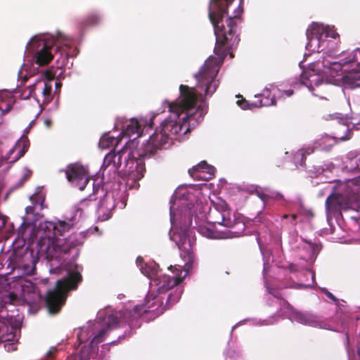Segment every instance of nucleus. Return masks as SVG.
<instances>
[{
  "label": "nucleus",
  "instance_id": "4468645a",
  "mask_svg": "<svg viewBox=\"0 0 360 360\" xmlns=\"http://www.w3.org/2000/svg\"><path fill=\"white\" fill-rule=\"evenodd\" d=\"M115 208L113 198L108 195L101 199L98 205V219L101 221L108 220L112 217V212Z\"/></svg>",
  "mask_w": 360,
  "mask_h": 360
},
{
  "label": "nucleus",
  "instance_id": "5fc2aeb1",
  "mask_svg": "<svg viewBox=\"0 0 360 360\" xmlns=\"http://www.w3.org/2000/svg\"><path fill=\"white\" fill-rule=\"evenodd\" d=\"M289 217H290V215H288V214H283L282 216V219H289Z\"/></svg>",
  "mask_w": 360,
  "mask_h": 360
},
{
  "label": "nucleus",
  "instance_id": "423d86ee",
  "mask_svg": "<svg viewBox=\"0 0 360 360\" xmlns=\"http://www.w3.org/2000/svg\"><path fill=\"white\" fill-rule=\"evenodd\" d=\"M357 53L360 54L359 49L355 50L347 58L341 59L339 63L332 64V68L335 70H342L348 65L356 64L355 68L345 69L344 71L347 72L342 77L343 82L352 87H360V63L358 61Z\"/></svg>",
  "mask_w": 360,
  "mask_h": 360
},
{
  "label": "nucleus",
  "instance_id": "9b49d317",
  "mask_svg": "<svg viewBox=\"0 0 360 360\" xmlns=\"http://www.w3.org/2000/svg\"><path fill=\"white\" fill-rule=\"evenodd\" d=\"M76 246V241L70 237L65 239H56L52 242L51 246H47L46 250L51 259H60L65 262L68 259L66 255L72 250H75Z\"/></svg>",
  "mask_w": 360,
  "mask_h": 360
},
{
  "label": "nucleus",
  "instance_id": "20e7f679",
  "mask_svg": "<svg viewBox=\"0 0 360 360\" xmlns=\"http://www.w3.org/2000/svg\"><path fill=\"white\" fill-rule=\"evenodd\" d=\"M169 139L168 135L160 129H156L147 143L136 152L137 158L134 157V152L129 153L124 157L125 172L133 179L143 178L146 171L144 160L153 157L158 149L168 143Z\"/></svg>",
  "mask_w": 360,
  "mask_h": 360
},
{
  "label": "nucleus",
  "instance_id": "c9c22d12",
  "mask_svg": "<svg viewBox=\"0 0 360 360\" xmlns=\"http://www.w3.org/2000/svg\"><path fill=\"white\" fill-rule=\"evenodd\" d=\"M238 105L243 110L249 109L250 104L244 99L238 100L237 101Z\"/></svg>",
  "mask_w": 360,
  "mask_h": 360
},
{
  "label": "nucleus",
  "instance_id": "a19ab883",
  "mask_svg": "<svg viewBox=\"0 0 360 360\" xmlns=\"http://www.w3.org/2000/svg\"><path fill=\"white\" fill-rule=\"evenodd\" d=\"M297 218V215L296 214H292L291 215H290V223L292 225V226H295L297 222H296V219Z\"/></svg>",
  "mask_w": 360,
  "mask_h": 360
},
{
  "label": "nucleus",
  "instance_id": "f704fd0d",
  "mask_svg": "<svg viewBox=\"0 0 360 360\" xmlns=\"http://www.w3.org/2000/svg\"><path fill=\"white\" fill-rule=\"evenodd\" d=\"M57 352L58 349L56 347H51L46 354V358L47 359H53L55 357Z\"/></svg>",
  "mask_w": 360,
  "mask_h": 360
},
{
  "label": "nucleus",
  "instance_id": "a18cd8bd",
  "mask_svg": "<svg viewBox=\"0 0 360 360\" xmlns=\"http://www.w3.org/2000/svg\"><path fill=\"white\" fill-rule=\"evenodd\" d=\"M325 36L326 37L330 36L332 38L335 39L337 37H339V34L337 32H333L331 34L325 33Z\"/></svg>",
  "mask_w": 360,
  "mask_h": 360
},
{
  "label": "nucleus",
  "instance_id": "de8ad7c7",
  "mask_svg": "<svg viewBox=\"0 0 360 360\" xmlns=\"http://www.w3.org/2000/svg\"><path fill=\"white\" fill-rule=\"evenodd\" d=\"M46 77L49 79H52L53 78V75L51 72L46 71Z\"/></svg>",
  "mask_w": 360,
  "mask_h": 360
},
{
  "label": "nucleus",
  "instance_id": "473e14b6",
  "mask_svg": "<svg viewBox=\"0 0 360 360\" xmlns=\"http://www.w3.org/2000/svg\"><path fill=\"white\" fill-rule=\"evenodd\" d=\"M18 300V295L14 292H10L4 297V302L15 304Z\"/></svg>",
  "mask_w": 360,
  "mask_h": 360
},
{
  "label": "nucleus",
  "instance_id": "6ab92c4d",
  "mask_svg": "<svg viewBox=\"0 0 360 360\" xmlns=\"http://www.w3.org/2000/svg\"><path fill=\"white\" fill-rule=\"evenodd\" d=\"M343 197L338 194L330 195L326 200V207L328 212L333 213L339 211L342 207Z\"/></svg>",
  "mask_w": 360,
  "mask_h": 360
},
{
  "label": "nucleus",
  "instance_id": "052dcab7",
  "mask_svg": "<svg viewBox=\"0 0 360 360\" xmlns=\"http://www.w3.org/2000/svg\"><path fill=\"white\" fill-rule=\"evenodd\" d=\"M230 56L231 58H233V54L232 53H230Z\"/></svg>",
  "mask_w": 360,
  "mask_h": 360
},
{
  "label": "nucleus",
  "instance_id": "3c124183",
  "mask_svg": "<svg viewBox=\"0 0 360 360\" xmlns=\"http://www.w3.org/2000/svg\"><path fill=\"white\" fill-rule=\"evenodd\" d=\"M11 110V105H8L6 107V108L5 110H3L5 112V114L8 113V112H10Z\"/></svg>",
  "mask_w": 360,
  "mask_h": 360
},
{
  "label": "nucleus",
  "instance_id": "49530a36",
  "mask_svg": "<svg viewBox=\"0 0 360 360\" xmlns=\"http://www.w3.org/2000/svg\"><path fill=\"white\" fill-rule=\"evenodd\" d=\"M6 281V279L5 276L0 274V286H2L3 285H4Z\"/></svg>",
  "mask_w": 360,
  "mask_h": 360
},
{
  "label": "nucleus",
  "instance_id": "13d9d810",
  "mask_svg": "<svg viewBox=\"0 0 360 360\" xmlns=\"http://www.w3.org/2000/svg\"><path fill=\"white\" fill-rule=\"evenodd\" d=\"M60 85H61V84L60 82H56V87L60 86Z\"/></svg>",
  "mask_w": 360,
  "mask_h": 360
},
{
  "label": "nucleus",
  "instance_id": "ea45409f",
  "mask_svg": "<svg viewBox=\"0 0 360 360\" xmlns=\"http://www.w3.org/2000/svg\"><path fill=\"white\" fill-rule=\"evenodd\" d=\"M7 217L0 214V230L6 226Z\"/></svg>",
  "mask_w": 360,
  "mask_h": 360
},
{
  "label": "nucleus",
  "instance_id": "cd10ccee",
  "mask_svg": "<svg viewBox=\"0 0 360 360\" xmlns=\"http://www.w3.org/2000/svg\"><path fill=\"white\" fill-rule=\"evenodd\" d=\"M120 321L116 315L110 314L108 316L106 325L108 329L117 328L119 325Z\"/></svg>",
  "mask_w": 360,
  "mask_h": 360
},
{
  "label": "nucleus",
  "instance_id": "bf43d9fd",
  "mask_svg": "<svg viewBox=\"0 0 360 360\" xmlns=\"http://www.w3.org/2000/svg\"><path fill=\"white\" fill-rule=\"evenodd\" d=\"M78 255H79L78 252H77V251H76V252H75V257H77V256H78Z\"/></svg>",
  "mask_w": 360,
  "mask_h": 360
},
{
  "label": "nucleus",
  "instance_id": "f03ea898",
  "mask_svg": "<svg viewBox=\"0 0 360 360\" xmlns=\"http://www.w3.org/2000/svg\"><path fill=\"white\" fill-rule=\"evenodd\" d=\"M169 269L174 274V276L161 275L158 276V270L155 264H146L142 268V272L149 278L152 279L157 286V295H148L146 309L141 305L134 307V314L140 316L143 313L157 311V313L162 314L163 311L169 309L173 305L178 302L181 297L183 290L178 285L180 284L187 276L190 269L180 265L170 266Z\"/></svg>",
  "mask_w": 360,
  "mask_h": 360
},
{
  "label": "nucleus",
  "instance_id": "79ce46f5",
  "mask_svg": "<svg viewBox=\"0 0 360 360\" xmlns=\"http://www.w3.org/2000/svg\"><path fill=\"white\" fill-rule=\"evenodd\" d=\"M294 94V91L292 89H288L283 91L282 93V96L285 95L286 96L289 97L291 96Z\"/></svg>",
  "mask_w": 360,
  "mask_h": 360
},
{
  "label": "nucleus",
  "instance_id": "aec40b11",
  "mask_svg": "<svg viewBox=\"0 0 360 360\" xmlns=\"http://www.w3.org/2000/svg\"><path fill=\"white\" fill-rule=\"evenodd\" d=\"M258 98V101H255L251 105L256 108L275 105L276 101L274 96L271 97V92L269 90L264 91Z\"/></svg>",
  "mask_w": 360,
  "mask_h": 360
},
{
  "label": "nucleus",
  "instance_id": "a878e982",
  "mask_svg": "<svg viewBox=\"0 0 360 360\" xmlns=\"http://www.w3.org/2000/svg\"><path fill=\"white\" fill-rule=\"evenodd\" d=\"M116 142L114 137L110 136L108 134H104L100 139L99 146L102 148H108Z\"/></svg>",
  "mask_w": 360,
  "mask_h": 360
},
{
  "label": "nucleus",
  "instance_id": "f8f14e48",
  "mask_svg": "<svg viewBox=\"0 0 360 360\" xmlns=\"http://www.w3.org/2000/svg\"><path fill=\"white\" fill-rule=\"evenodd\" d=\"M127 149L122 148L121 150L115 152L114 150L108 153L104 158L101 170L104 175V172L108 169V172L116 173L122 163L123 156L127 153Z\"/></svg>",
  "mask_w": 360,
  "mask_h": 360
},
{
  "label": "nucleus",
  "instance_id": "393cba45",
  "mask_svg": "<svg viewBox=\"0 0 360 360\" xmlns=\"http://www.w3.org/2000/svg\"><path fill=\"white\" fill-rule=\"evenodd\" d=\"M30 199L33 205H35V207L39 206L40 210L43 209V204L45 200V196L43 194L39 193H34L30 196Z\"/></svg>",
  "mask_w": 360,
  "mask_h": 360
},
{
  "label": "nucleus",
  "instance_id": "37998d69",
  "mask_svg": "<svg viewBox=\"0 0 360 360\" xmlns=\"http://www.w3.org/2000/svg\"><path fill=\"white\" fill-rule=\"evenodd\" d=\"M280 304L283 305L288 309H290L291 308L290 304L287 301H285L284 300H280Z\"/></svg>",
  "mask_w": 360,
  "mask_h": 360
},
{
  "label": "nucleus",
  "instance_id": "09e8293b",
  "mask_svg": "<svg viewBox=\"0 0 360 360\" xmlns=\"http://www.w3.org/2000/svg\"><path fill=\"white\" fill-rule=\"evenodd\" d=\"M5 115V112L3 110V109L0 107V124H1L2 122V117L3 115Z\"/></svg>",
  "mask_w": 360,
  "mask_h": 360
},
{
  "label": "nucleus",
  "instance_id": "680f3d73",
  "mask_svg": "<svg viewBox=\"0 0 360 360\" xmlns=\"http://www.w3.org/2000/svg\"><path fill=\"white\" fill-rule=\"evenodd\" d=\"M304 241H305V243L310 244V243L309 241H307V240H304Z\"/></svg>",
  "mask_w": 360,
  "mask_h": 360
},
{
  "label": "nucleus",
  "instance_id": "b1692460",
  "mask_svg": "<svg viewBox=\"0 0 360 360\" xmlns=\"http://www.w3.org/2000/svg\"><path fill=\"white\" fill-rule=\"evenodd\" d=\"M309 81L310 82V86L309 87V89L311 91L312 94L316 96H319L322 99H327V98L325 95L319 94L318 93L315 92L316 89L312 86V83L314 82L317 87H319L320 86H321L323 84L325 87H327L328 84L326 83H324L323 79H314L313 76H310Z\"/></svg>",
  "mask_w": 360,
  "mask_h": 360
},
{
  "label": "nucleus",
  "instance_id": "39448f33",
  "mask_svg": "<svg viewBox=\"0 0 360 360\" xmlns=\"http://www.w3.org/2000/svg\"><path fill=\"white\" fill-rule=\"evenodd\" d=\"M68 276L56 282L53 289L47 292L44 299L46 307L50 314H57L65 304L67 294L69 290H76L78 284L82 282V276L77 271L78 264H75L74 268L70 263L65 264Z\"/></svg>",
  "mask_w": 360,
  "mask_h": 360
},
{
  "label": "nucleus",
  "instance_id": "4c0bfd02",
  "mask_svg": "<svg viewBox=\"0 0 360 360\" xmlns=\"http://www.w3.org/2000/svg\"><path fill=\"white\" fill-rule=\"evenodd\" d=\"M37 207H35V205H30V206H27L26 208H25V212H26V214L27 215H30V214H32V215H34V212H35V210H36Z\"/></svg>",
  "mask_w": 360,
  "mask_h": 360
},
{
  "label": "nucleus",
  "instance_id": "5701e85b",
  "mask_svg": "<svg viewBox=\"0 0 360 360\" xmlns=\"http://www.w3.org/2000/svg\"><path fill=\"white\" fill-rule=\"evenodd\" d=\"M101 17L98 13H91L84 18L80 22L79 26L82 28L95 26L100 23Z\"/></svg>",
  "mask_w": 360,
  "mask_h": 360
},
{
  "label": "nucleus",
  "instance_id": "7c9ffc66",
  "mask_svg": "<svg viewBox=\"0 0 360 360\" xmlns=\"http://www.w3.org/2000/svg\"><path fill=\"white\" fill-rule=\"evenodd\" d=\"M108 330V328H103L100 330V332L94 337L92 339L91 343L93 344H98L103 341L104 337L106 335L107 332Z\"/></svg>",
  "mask_w": 360,
  "mask_h": 360
},
{
  "label": "nucleus",
  "instance_id": "e433bc0d",
  "mask_svg": "<svg viewBox=\"0 0 360 360\" xmlns=\"http://www.w3.org/2000/svg\"><path fill=\"white\" fill-rule=\"evenodd\" d=\"M302 157H305L307 155H310L314 153V148L313 147H307L306 148H302L301 150Z\"/></svg>",
  "mask_w": 360,
  "mask_h": 360
},
{
  "label": "nucleus",
  "instance_id": "f3484780",
  "mask_svg": "<svg viewBox=\"0 0 360 360\" xmlns=\"http://www.w3.org/2000/svg\"><path fill=\"white\" fill-rule=\"evenodd\" d=\"M36 90H39L41 92L43 96V104H48L51 102L52 100V86L51 84L44 79H39L33 85V89L31 90L30 93L35 94L34 91Z\"/></svg>",
  "mask_w": 360,
  "mask_h": 360
},
{
  "label": "nucleus",
  "instance_id": "9d476101",
  "mask_svg": "<svg viewBox=\"0 0 360 360\" xmlns=\"http://www.w3.org/2000/svg\"><path fill=\"white\" fill-rule=\"evenodd\" d=\"M208 218L210 222L214 225L231 228L236 224L227 204L224 202L215 205L213 209L210 210Z\"/></svg>",
  "mask_w": 360,
  "mask_h": 360
},
{
  "label": "nucleus",
  "instance_id": "1a4fd4ad",
  "mask_svg": "<svg viewBox=\"0 0 360 360\" xmlns=\"http://www.w3.org/2000/svg\"><path fill=\"white\" fill-rule=\"evenodd\" d=\"M65 172L68 181L80 191L84 190L90 181L88 170L79 163L68 165Z\"/></svg>",
  "mask_w": 360,
  "mask_h": 360
},
{
  "label": "nucleus",
  "instance_id": "864d4df0",
  "mask_svg": "<svg viewBox=\"0 0 360 360\" xmlns=\"http://www.w3.org/2000/svg\"><path fill=\"white\" fill-rule=\"evenodd\" d=\"M51 123V120H46L45 121V124H46L47 126H50Z\"/></svg>",
  "mask_w": 360,
  "mask_h": 360
},
{
  "label": "nucleus",
  "instance_id": "6e6d98bb",
  "mask_svg": "<svg viewBox=\"0 0 360 360\" xmlns=\"http://www.w3.org/2000/svg\"><path fill=\"white\" fill-rule=\"evenodd\" d=\"M27 80V76L22 77V82L25 83Z\"/></svg>",
  "mask_w": 360,
  "mask_h": 360
},
{
  "label": "nucleus",
  "instance_id": "6e6552de",
  "mask_svg": "<svg viewBox=\"0 0 360 360\" xmlns=\"http://www.w3.org/2000/svg\"><path fill=\"white\" fill-rule=\"evenodd\" d=\"M27 49L30 52L35 51L34 60L39 66L49 64L53 58L51 51V47L44 41L39 40L35 37L28 42Z\"/></svg>",
  "mask_w": 360,
  "mask_h": 360
},
{
  "label": "nucleus",
  "instance_id": "a211bd4d",
  "mask_svg": "<svg viewBox=\"0 0 360 360\" xmlns=\"http://www.w3.org/2000/svg\"><path fill=\"white\" fill-rule=\"evenodd\" d=\"M324 34V30L322 27L315 23L310 25L306 32L309 44L314 41L319 45L320 41Z\"/></svg>",
  "mask_w": 360,
  "mask_h": 360
},
{
  "label": "nucleus",
  "instance_id": "603ef678",
  "mask_svg": "<svg viewBox=\"0 0 360 360\" xmlns=\"http://www.w3.org/2000/svg\"><path fill=\"white\" fill-rule=\"evenodd\" d=\"M90 198H91V196H90ZM93 200L91 198L89 199V200H84L83 201V204H85L86 202H91Z\"/></svg>",
  "mask_w": 360,
  "mask_h": 360
},
{
  "label": "nucleus",
  "instance_id": "412c9836",
  "mask_svg": "<svg viewBox=\"0 0 360 360\" xmlns=\"http://www.w3.org/2000/svg\"><path fill=\"white\" fill-rule=\"evenodd\" d=\"M72 226V224L65 221H58L56 223L49 222L46 228H52L54 235L58 234L63 236L65 232L69 231Z\"/></svg>",
  "mask_w": 360,
  "mask_h": 360
},
{
  "label": "nucleus",
  "instance_id": "f257e3e1",
  "mask_svg": "<svg viewBox=\"0 0 360 360\" xmlns=\"http://www.w3.org/2000/svg\"><path fill=\"white\" fill-rule=\"evenodd\" d=\"M244 0H210L208 17L216 37L214 53L209 57L199 72L195 75L198 87H205V96H212L219 82L216 77L228 52L240 41L236 34V18L243 12Z\"/></svg>",
  "mask_w": 360,
  "mask_h": 360
},
{
  "label": "nucleus",
  "instance_id": "c03bdc74",
  "mask_svg": "<svg viewBox=\"0 0 360 360\" xmlns=\"http://www.w3.org/2000/svg\"><path fill=\"white\" fill-rule=\"evenodd\" d=\"M326 296H327L329 299H330V300H333V301H335V302H338V299H337V298H336V297H335V296H334L331 292H330L327 291V292H326Z\"/></svg>",
  "mask_w": 360,
  "mask_h": 360
},
{
  "label": "nucleus",
  "instance_id": "7ed1b4c3",
  "mask_svg": "<svg viewBox=\"0 0 360 360\" xmlns=\"http://www.w3.org/2000/svg\"><path fill=\"white\" fill-rule=\"evenodd\" d=\"M180 96L173 102H168L170 115L162 122L160 129L169 138L184 129L186 134L202 120V112L196 109L198 95L194 88L181 84Z\"/></svg>",
  "mask_w": 360,
  "mask_h": 360
},
{
  "label": "nucleus",
  "instance_id": "0eeeda50",
  "mask_svg": "<svg viewBox=\"0 0 360 360\" xmlns=\"http://www.w3.org/2000/svg\"><path fill=\"white\" fill-rule=\"evenodd\" d=\"M170 238L178 246L180 250V256L185 262L184 266L186 269H191L194 262V255L192 244L188 237L187 229H180L174 231L170 236Z\"/></svg>",
  "mask_w": 360,
  "mask_h": 360
},
{
  "label": "nucleus",
  "instance_id": "58836bf2",
  "mask_svg": "<svg viewBox=\"0 0 360 360\" xmlns=\"http://www.w3.org/2000/svg\"><path fill=\"white\" fill-rule=\"evenodd\" d=\"M30 224V222H28L25 219L23 220V221L22 222L20 228H19V230H18V233L19 234H22L23 233V231H25V229L29 226Z\"/></svg>",
  "mask_w": 360,
  "mask_h": 360
},
{
  "label": "nucleus",
  "instance_id": "c756f323",
  "mask_svg": "<svg viewBox=\"0 0 360 360\" xmlns=\"http://www.w3.org/2000/svg\"><path fill=\"white\" fill-rule=\"evenodd\" d=\"M257 196L264 202H266L270 198H276L281 199L282 198V195L276 194L275 196L274 194H268L263 192L257 191Z\"/></svg>",
  "mask_w": 360,
  "mask_h": 360
},
{
  "label": "nucleus",
  "instance_id": "72a5a7b5",
  "mask_svg": "<svg viewBox=\"0 0 360 360\" xmlns=\"http://www.w3.org/2000/svg\"><path fill=\"white\" fill-rule=\"evenodd\" d=\"M67 49H68V46L66 45L64 46H56V47L55 49L56 53H60L61 56L63 54H65V59L67 60L68 58V57H69V54L67 53Z\"/></svg>",
  "mask_w": 360,
  "mask_h": 360
},
{
  "label": "nucleus",
  "instance_id": "4d7b16f0",
  "mask_svg": "<svg viewBox=\"0 0 360 360\" xmlns=\"http://www.w3.org/2000/svg\"><path fill=\"white\" fill-rule=\"evenodd\" d=\"M9 346L12 347V349H13V350L16 349V348H15V347L14 348L13 345H11V344H9Z\"/></svg>",
  "mask_w": 360,
  "mask_h": 360
},
{
  "label": "nucleus",
  "instance_id": "8fccbe9b",
  "mask_svg": "<svg viewBox=\"0 0 360 360\" xmlns=\"http://www.w3.org/2000/svg\"><path fill=\"white\" fill-rule=\"evenodd\" d=\"M84 332L85 331L84 330H82L81 333L78 335V339L80 340L81 342H84V340L82 338V333Z\"/></svg>",
  "mask_w": 360,
  "mask_h": 360
},
{
  "label": "nucleus",
  "instance_id": "c85d7f7f",
  "mask_svg": "<svg viewBox=\"0 0 360 360\" xmlns=\"http://www.w3.org/2000/svg\"><path fill=\"white\" fill-rule=\"evenodd\" d=\"M295 319L302 324H309L311 323V318L308 315L301 312H296L295 314Z\"/></svg>",
  "mask_w": 360,
  "mask_h": 360
},
{
  "label": "nucleus",
  "instance_id": "2eb2a0df",
  "mask_svg": "<svg viewBox=\"0 0 360 360\" xmlns=\"http://www.w3.org/2000/svg\"><path fill=\"white\" fill-rule=\"evenodd\" d=\"M30 147V140L27 136H22L15 144V146L10 150L7 154V159H10L11 155L16 153L14 158L11 161L15 162L22 158L28 150Z\"/></svg>",
  "mask_w": 360,
  "mask_h": 360
},
{
  "label": "nucleus",
  "instance_id": "dca6fc26",
  "mask_svg": "<svg viewBox=\"0 0 360 360\" xmlns=\"http://www.w3.org/2000/svg\"><path fill=\"white\" fill-rule=\"evenodd\" d=\"M18 327V324L13 316H3L0 315V342L9 340V338H5L4 335L12 333Z\"/></svg>",
  "mask_w": 360,
  "mask_h": 360
},
{
  "label": "nucleus",
  "instance_id": "2f4dec72",
  "mask_svg": "<svg viewBox=\"0 0 360 360\" xmlns=\"http://www.w3.org/2000/svg\"><path fill=\"white\" fill-rule=\"evenodd\" d=\"M31 295H32L33 297V300H29L28 298V296L30 295L29 294H27V295H25V302L31 307L34 306L35 304V303L37 302V301L39 300H40V295L39 293L38 292H33L32 293H31Z\"/></svg>",
  "mask_w": 360,
  "mask_h": 360
},
{
  "label": "nucleus",
  "instance_id": "ddd939ff",
  "mask_svg": "<svg viewBox=\"0 0 360 360\" xmlns=\"http://www.w3.org/2000/svg\"><path fill=\"white\" fill-rule=\"evenodd\" d=\"M215 168L203 160L188 169V174L194 179H207L214 176Z\"/></svg>",
  "mask_w": 360,
  "mask_h": 360
},
{
  "label": "nucleus",
  "instance_id": "4be33fe9",
  "mask_svg": "<svg viewBox=\"0 0 360 360\" xmlns=\"http://www.w3.org/2000/svg\"><path fill=\"white\" fill-rule=\"evenodd\" d=\"M141 133V127L138 120L135 118L131 119L129 121L125 128L122 131V134L124 136L131 137L132 135L136 134L139 136Z\"/></svg>",
  "mask_w": 360,
  "mask_h": 360
},
{
  "label": "nucleus",
  "instance_id": "bb28decb",
  "mask_svg": "<svg viewBox=\"0 0 360 360\" xmlns=\"http://www.w3.org/2000/svg\"><path fill=\"white\" fill-rule=\"evenodd\" d=\"M32 175V171L28 168H25L23 170V174L20 181L17 183L15 188L22 187L24 184L28 181Z\"/></svg>",
  "mask_w": 360,
  "mask_h": 360
}]
</instances>
